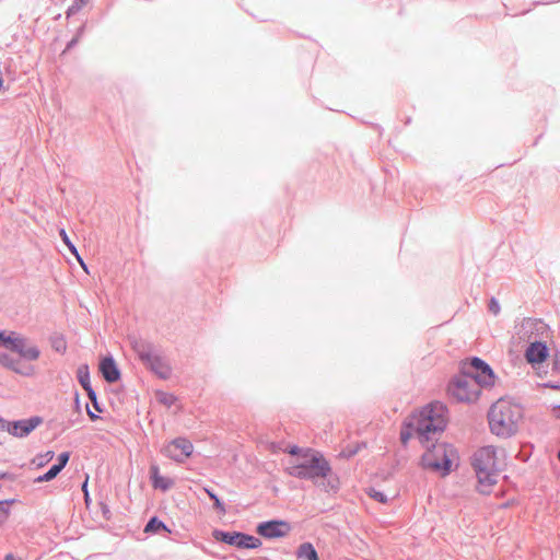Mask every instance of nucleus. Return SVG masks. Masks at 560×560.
I'll return each instance as SVG.
<instances>
[{
    "label": "nucleus",
    "instance_id": "17",
    "mask_svg": "<svg viewBox=\"0 0 560 560\" xmlns=\"http://www.w3.org/2000/svg\"><path fill=\"white\" fill-rule=\"evenodd\" d=\"M96 495L95 517H102L104 521L112 518V511L108 505L106 492H94Z\"/></svg>",
    "mask_w": 560,
    "mask_h": 560
},
{
    "label": "nucleus",
    "instance_id": "19",
    "mask_svg": "<svg viewBox=\"0 0 560 560\" xmlns=\"http://www.w3.org/2000/svg\"><path fill=\"white\" fill-rule=\"evenodd\" d=\"M295 555L298 559L302 560H319L318 553L313 544L311 542L301 544L298 547Z\"/></svg>",
    "mask_w": 560,
    "mask_h": 560
},
{
    "label": "nucleus",
    "instance_id": "27",
    "mask_svg": "<svg viewBox=\"0 0 560 560\" xmlns=\"http://www.w3.org/2000/svg\"><path fill=\"white\" fill-rule=\"evenodd\" d=\"M371 499L380 502V503H387L388 501L394 500L398 492H392L393 495H388L387 492H366Z\"/></svg>",
    "mask_w": 560,
    "mask_h": 560
},
{
    "label": "nucleus",
    "instance_id": "21",
    "mask_svg": "<svg viewBox=\"0 0 560 560\" xmlns=\"http://www.w3.org/2000/svg\"><path fill=\"white\" fill-rule=\"evenodd\" d=\"M49 343L54 351L65 354L67 351V340L61 332H54L49 336Z\"/></svg>",
    "mask_w": 560,
    "mask_h": 560
},
{
    "label": "nucleus",
    "instance_id": "38",
    "mask_svg": "<svg viewBox=\"0 0 560 560\" xmlns=\"http://www.w3.org/2000/svg\"><path fill=\"white\" fill-rule=\"evenodd\" d=\"M552 371L560 373V349L556 350L552 357Z\"/></svg>",
    "mask_w": 560,
    "mask_h": 560
},
{
    "label": "nucleus",
    "instance_id": "11",
    "mask_svg": "<svg viewBox=\"0 0 560 560\" xmlns=\"http://www.w3.org/2000/svg\"><path fill=\"white\" fill-rule=\"evenodd\" d=\"M212 536L217 541L236 547L238 549H258L262 542L259 538L243 532H226L214 529Z\"/></svg>",
    "mask_w": 560,
    "mask_h": 560
},
{
    "label": "nucleus",
    "instance_id": "24",
    "mask_svg": "<svg viewBox=\"0 0 560 560\" xmlns=\"http://www.w3.org/2000/svg\"><path fill=\"white\" fill-rule=\"evenodd\" d=\"M20 360L13 358L10 353L5 351H0V365H2L4 369L12 371L14 373Z\"/></svg>",
    "mask_w": 560,
    "mask_h": 560
},
{
    "label": "nucleus",
    "instance_id": "15",
    "mask_svg": "<svg viewBox=\"0 0 560 560\" xmlns=\"http://www.w3.org/2000/svg\"><path fill=\"white\" fill-rule=\"evenodd\" d=\"M98 371L108 384L116 383L121 378V371L110 353L101 358Z\"/></svg>",
    "mask_w": 560,
    "mask_h": 560
},
{
    "label": "nucleus",
    "instance_id": "39",
    "mask_svg": "<svg viewBox=\"0 0 560 560\" xmlns=\"http://www.w3.org/2000/svg\"><path fill=\"white\" fill-rule=\"evenodd\" d=\"M359 448H360L359 444L355 447H352V448L347 447V448L342 450L340 455L343 456V457L350 458V457L354 456L359 452Z\"/></svg>",
    "mask_w": 560,
    "mask_h": 560
},
{
    "label": "nucleus",
    "instance_id": "41",
    "mask_svg": "<svg viewBox=\"0 0 560 560\" xmlns=\"http://www.w3.org/2000/svg\"><path fill=\"white\" fill-rule=\"evenodd\" d=\"M78 42H79L78 37H73L71 40H69L66 45L63 52H67V51L71 50L72 48H74L77 46Z\"/></svg>",
    "mask_w": 560,
    "mask_h": 560
},
{
    "label": "nucleus",
    "instance_id": "2",
    "mask_svg": "<svg viewBox=\"0 0 560 560\" xmlns=\"http://www.w3.org/2000/svg\"><path fill=\"white\" fill-rule=\"evenodd\" d=\"M284 470L289 476L310 480L314 485L329 488V490H339L340 487V478L332 469L330 462L323 452L315 448L304 459L294 465H287Z\"/></svg>",
    "mask_w": 560,
    "mask_h": 560
},
{
    "label": "nucleus",
    "instance_id": "49",
    "mask_svg": "<svg viewBox=\"0 0 560 560\" xmlns=\"http://www.w3.org/2000/svg\"><path fill=\"white\" fill-rule=\"evenodd\" d=\"M201 490L207 491L210 490L208 487H202Z\"/></svg>",
    "mask_w": 560,
    "mask_h": 560
},
{
    "label": "nucleus",
    "instance_id": "30",
    "mask_svg": "<svg viewBox=\"0 0 560 560\" xmlns=\"http://www.w3.org/2000/svg\"><path fill=\"white\" fill-rule=\"evenodd\" d=\"M59 474L60 472L57 470V468H54L52 466H50L45 474L37 476L34 479V482L50 481V480L55 479Z\"/></svg>",
    "mask_w": 560,
    "mask_h": 560
},
{
    "label": "nucleus",
    "instance_id": "51",
    "mask_svg": "<svg viewBox=\"0 0 560 560\" xmlns=\"http://www.w3.org/2000/svg\"><path fill=\"white\" fill-rule=\"evenodd\" d=\"M557 457H558V459L560 462V450L558 451Z\"/></svg>",
    "mask_w": 560,
    "mask_h": 560
},
{
    "label": "nucleus",
    "instance_id": "28",
    "mask_svg": "<svg viewBox=\"0 0 560 560\" xmlns=\"http://www.w3.org/2000/svg\"><path fill=\"white\" fill-rule=\"evenodd\" d=\"M70 456H71V453L66 451V452H62L58 455L57 457V460L55 464H52L51 466L54 468H57V470L59 472H61V470L67 466L69 459H70Z\"/></svg>",
    "mask_w": 560,
    "mask_h": 560
},
{
    "label": "nucleus",
    "instance_id": "47",
    "mask_svg": "<svg viewBox=\"0 0 560 560\" xmlns=\"http://www.w3.org/2000/svg\"><path fill=\"white\" fill-rule=\"evenodd\" d=\"M4 560H18V559H15L13 555L9 553L5 556Z\"/></svg>",
    "mask_w": 560,
    "mask_h": 560
},
{
    "label": "nucleus",
    "instance_id": "36",
    "mask_svg": "<svg viewBox=\"0 0 560 560\" xmlns=\"http://www.w3.org/2000/svg\"><path fill=\"white\" fill-rule=\"evenodd\" d=\"M488 310L490 313H492L493 315H498L500 313V303L499 301L495 299V298H491L489 300V303H488Z\"/></svg>",
    "mask_w": 560,
    "mask_h": 560
},
{
    "label": "nucleus",
    "instance_id": "37",
    "mask_svg": "<svg viewBox=\"0 0 560 560\" xmlns=\"http://www.w3.org/2000/svg\"><path fill=\"white\" fill-rule=\"evenodd\" d=\"M73 409L79 417L82 416L80 393L75 389L73 395Z\"/></svg>",
    "mask_w": 560,
    "mask_h": 560
},
{
    "label": "nucleus",
    "instance_id": "45",
    "mask_svg": "<svg viewBox=\"0 0 560 560\" xmlns=\"http://www.w3.org/2000/svg\"><path fill=\"white\" fill-rule=\"evenodd\" d=\"M552 412H553V416L557 418V419H560V405H555L552 407Z\"/></svg>",
    "mask_w": 560,
    "mask_h": 560
},
{
    "label": "nucleus",
    "instance_id": "14",
    "mask_svg": "<svg viewBox=\"0 0 560 560\" xmlns=\"http://www.w3.org/2000/svg\"><path fill=\"white\" fill-rule=\"evenodd\" d=\"M291 528V524L287 521L269 520L260 522L256 527V533L267 539H277L285 537Z\"/></svg>",
    "mask_w": 560,
    "mask_h": 560
},
{
    "label": "nucleus",
    "instance_id": "52",
    "mask_svg": "<svg viewBox=\"0 0 560 560\" xmlns=\"http://www.w3.org/2000/svg\"><path fill=\"white\" fill-rule=\"evenodd\" d=\"M324 511H325V509H318V510H317V512H318V513H319V512H324Z\"/></svg>",
    "mask_w": 560,
    "mask_h": 560
},
{
    "label": "nucleus",
    "instance_id": "32",
    "mask_svg": "<svg viewBox=\"0 0 560 560\" xmlns=\"http://www.w3.org/2000/svg\"><path fill=\"white\" fill-rule=\"evenodd\" d=\"M90 401L92 402L94 409L97 411V412H103L104 411V408L103 406L101 405V402L98 401V398H97V394L95 392L94 388H91V389H88L85 390Z\"/></svg>",
    "mask_w": 560,
    "mask_h": 560
},
{
    "label": "nucleus",
    "instance_id": "12",
    "mask_svg": "<svg viewBox=\"0 0 560 560\" xmlns=\"http://www.w3.org/2000/svg\"><path fill=\"white\" fill-rule=\"evenodd\" d=\"M44 419L40 416H32L27 419H19L8 421L0 417V429L7 430V432L14 438L23 439L28 436L37 427L43 423Z\"/></svg>",
    "mask_w": 560,
    "mask_h": 560
},
{
    "label": "nucleus",
    "instance_id": "50",
    "mask_svg": "<svg viewBox=\"0 0 560 560\" xmlns=\"http://www.w3.org/2000/svg\"><path fill=\"white\" fill-rule=\"evenodd\" d=\"M365 490L373 491V490H375V489H374L373 487H369V488H366Z\"/></svg>",
    "mask_w": 560,
    "mask_h": 560
},
{
    "label": "nucleus",
    "instance_id": "9",
    "mask_svg": "<svg viewBox=\"0 0 560 560\" xmlns=\"http://www.w3.org/2000/svg\"><path fill=\"white\" fill-rule=\"evenodd\" d=\"M458 370L481 387L493 386L497 378L493 369L479 357H470L460 361Z\"/></svg>",
    "mask_w": 560,
    "mask_h": 560
},
{
    "label": "nucleus",
    "instance_id": "33",
    "mask_svg": "<svg viewBox=\"0 0 560 560\" xmlns=\"http://www.w3.org/2000/svg\"><path fill=\"white\" fill-rule=\"evenodd\" d=\"M54 456H55L54 451H47L44 454H38L36 456V458L34 459V463H36V465L38 467H40V466H44L47 463H49L54 458Z\"/></svg>",
    "mask_w": 560,
    "mask_h": 560
},
{
    "label": "nucleus",
    "instance_id": "35",
    "mask_svg": "<svg viewBox=\"0 0 560 560\" xmlns=\"http://www.w3.org/2000/svg\"><path fill=\"white\" fill-rule=\"evenodd\" d=\"M34 372H35L34 366L30 365V366L21 368L20 363L18 364V366L14 371L15 374H19V375H22L25 377L33 376Z\"/></svg>",
    "mask_w": 560,
    "mask_h": 560
},
{
    "label": "nucleus",
    "instance_id": "34",
    "mask_svg": "<svg viewBox=\"0 0 560 560\" xmlns=\"http://www.w3.org/2000/svg\"><path fill=\"white\" fill-rule=\"evenodd\" d=\"M177 400V397L172 393H160L159 395V401L163 404L166 407L173 406Z\"/></svg>",
    "mask_w": 560,
    "mask_h": 560
},
{
    "label": "nucleus",
    "instance_id": "4",
    "mask_svg": "<svg viewBox=\"0 0 560 560\" xmlns=\"http://www.w3.org/2000/svg\"><path fill=\"white\" fill-rule=\"evenodd\" d=\"M421 456V466L442 477L450 475L459 465V455L453 444L438 442V438L428 445Z\"/></svg>",
    "mask_w": 560,
    "mask_h": 560
},
{
    "label": "nucleus",
    "instance_id": "31",
    "mask_svg": "<svg viewBox=\"0 0 560 560\" xmlns=\"http://www.w3.org/2000/svg\"><path fill=\"white\" fill-rule=\"evenodd\" d=\"M85 506L90 511L91 514L95 516L96 512V495L94 494V498L91 495V492H82Z\"/></svg>",
    "mask_w": 560,
    "mask_h": 560
},
{
    "label": "nucleus",
    "instance_id": "3",
    "mask_svg": "<svg viewBox=\"0 0 560 560\" xmlns=\"http://www.w3.org/2000/svg\"><path fill=\"white\" fill-rule=\"evenodd\" d=\"M523 418L521 405L500 398L488 411V422L492 434L509 439L518 431V422Z\"/></svg>",
    "mask_w": 560,
    "mask_h": 560
},
{
    "label": "nucleus",
    "instance_id": "10",
    "mask_svg": "<svg viewBox=\"0 0 560 560\" xmlns=\"http://www.w3.org/2000/svg\"><path fill=\"white\" fill-rule=\"evenodd\" d=\"M481 388L479 384L472 383V380L458 370L447 385V394L458 402L472 404L479 399Z\"/></svg>",
    "mask_w": 560,
    "mask_h": 560
},
{
    "label": "nucleus",
    "instance_id": "29",
    "mask_svg": "<svg viewBox=\"0 0 560 560\" xmlns=\"http://www.w3.org/2000/svg\"><path fill=\"white\" fill-rule=\"evenodd\" d=\"M88 2V0H73L72 3L68 7L66 11L67 19L75 15L81 11L82 7Z\"/></svg>",
    "mask_w": 560,
    "mask_h": 560
},
{
    "label": "nucleus",
    "instance_id": "7",
    "mask_svg": "<svg viewBox=\"0 0 560 560\" xmlns=\"http://www.w3.org/2000/svg\"><path fill=\"white\" fill-rule=\"evenodd\" d=\"M495 448L493 446H485L476 452L471 458L478 485L491 487L498 481L500 471L494 468Z\"/></svg>",
    "mask_w": 560,
    "mask_h": 560
},
{
    "label": "nucleus",
    "instance_id": "44",
    "mask_svg": "<svg viewBox=\"0 0 560 560\" xmlns=\"http://www.w3.org/2000/svg\"><path fill=\"white\" fill-rule=\"evenodd\" d=\"M85 408H86V413H88L89 418H90L92 421H96L97 419H100V417H98L96 413H94V412H92V411H91V409H90V407H89V405H88V404H86Z\"/></svg>",
    "mask_w": 560,
    "mask_h": 560
},
{
    "label": "nucleus",
    "instance_id": "13",
    "mask_svg": "<svg viewBox=\"0 0 560 560\" xmlns=\"http://www.w3.org/2000/svg\"><path fill=\"white\" fill-rule=\"evenodd\" d=\"M192 443L185 436H178L162 448V454L175 462H184L192 454Z\"/></svg>",
    "mask_w": 560,
    "mask_h": 560
},
{
    "label": "nucleus",
    "instance_id": "26",
    "mask_svg": "<svg viewBox=\"0 0 560 560\" xmlns=\"http://www.w3.org/2000/svg\"><path fill=\"white\" fill-rule=\"evenodd\" d=\"M209 498L213 501V506L218 511L219 515L223 516L226 514V508L224 502L218 497L217 492H206Z\"/></svg>",
    "mask_w": 560,
    "mask_h": 560
},
{
    "label": "nucleus",
    "instance_id": "6",
    "mask_svg": "<svg viewBox=\"0 0 560 560\" xmlns=\"http://www.w3.org/2000/svg\"><path fill=\"white\" fill-rule=\"evenodd\" d=\"M131 345L138 359L152 374L162 381L172 376V366L160 347L148 340H133Z\"/></svg>",
    "mask_w": 560,
    "mask_h": 560
},
{
    "label": "nucleus",
    "instance_id": "43",
    "mask_svg": "<svg viewBox=\"0 0 560 560\" xmlns=\"http://www.w3.org/2000/svg\"><path fill=\"white\" fill-rule=\"evenodd\" d=\"M14 478H15L14 474L0 470V479L14 480Z\"/></svg>",
    "mask_w": 560,
    "mask_h": 560
},
{
    "label": "nucleus",
    "instance_id": "1",
    "mask_svg": "<svg viewBox=\"0 0 560 560\" xmlns=\"http://www.w3.org/2000/svg\"><path fill=\"white\" fill-rule=\"evenodd\" d=\"M448 409L442 401H432L408 416L400 425L399 439L407 446L416 435L421 445H428L441 435L447 427Z\"/></svg>",
    "mask_w": 560,
    "mask_h": 560
},
{
    "label": "nucleus",
    "instance_id": "46",
    "mask_svg": "<svg viewBox=\"0 0 560 560\" xmlns=\"http://www.w3.org/2000/svg\"><path fill=\"white\" fill-rule=\"evenodd\" d=\"M88 486H89V477H86V478L81 482L80 490H88Z\"/></svg>",
    "mask_w": 560,
    "mask_h": 560
},
{
    "label": "nucleus",
    "instance_id": "16",
    "mask_svg": "<svg viewBox=\"0 0 560 560\" xmlns=\"http://www.w3.org/2000/svg\"><path fill=\"white\" fill-rule=\"evenodd\" d=\"M150 479L154 490H167L173 483L171 478L160 474V469L156 465L150 467Z\"/></svg>",
    "mask_w": 560,
    "mask_h": 560
},
{
    "label": "nucleus",
    "instance_id": "8",
    "mask_svg": "<svg viewBox=\"0 0 560 560\" xmlns=\"http://www.w3.org/2000/svg\"><path fill=\"white\" fill-rule=\"evenodd\" d=\"M0 347L28 362L38 360L42 353L36 345H30L27 338L15 330L0 329Z\"/></svg>",
    "mask_w": 560,
    "mask_h": 560
},
{
    "label": "nucleus",
    "instance_id": "5",
    "mask_svg": "<svg viewBox=\"0 0 560 560\" xmlns=\"http://www.w3.org/2000/svg\"><path fill=\"white\" fill-rule=\"evenodd\" d=\"M547 330L548 326L542 319L527 317L522 322L518 335L520 339L528 342L524 357L526 362L532 366L544 363L550 355L547 342L537 339V337L542 336Z\"/></svg>",
    "mask_w": 560,
    "mask_h": 560
},
{
    "label": "nucleus",
    "instance_id": "40",
    "mask_svg": "<svg viewBox=\"0 0 560 560\" xmlns=\"http://www.w3.org/2000/svg\"><path fill=\"white\" fill-rule=\"evenodd\" d=\"M541 386L545 387V388L560 390V382H556V381L545 382V383L541 384Z\"/></svg>",
    "mask_w": 560,
    "mask_h": 560
},
{
    "label": "nucleus",
    "instance_id": "23",
    "mask_svg": "<svg viewBox=\"0 0 560 560\" xmlns=\"http://www.w3.org/2000/svg\"><path fill=\"white\" fill-rule=\"evenodd\" d=\"M144 532L149 534H159L161 532L171 533L166 524L158 516H152L144 526Z\"/></svg>",
    "mask_w": 560,
    "mask_h": 560
},
{
    "label": "nucleus",
    "instance_id": "48",
    "mask_svg": "<svg viewBox=\"0 0 560 560\" xmlns=\"http://www.w3.org/2000/svg\"><path fill=\"white\" fill-rule=\"evenodd\" d=\"M78 418H80V417L78 416ZM78 420L79 419H77V418H73V420H69V425L68 427H72Z\"/></svg>",
    "mask_w": 560,
    "mask_h": 560
},
{
    "label": "nucleus",
    "instance_id": "20",
    "mask_svg": "<svg viewBox=\"0 0 560 560\" xmlns=\"http://www.w3.org/2000/svg\"><path fill=\"white\" fill-rule=\"evenodd\" d=\"M77 380L84 390L93 388L91 384L90 366L88 363H82L78 366Z\"/></svg>",
    "mask_w": 560,
    "mask_h": 560
},
{
    "label": "nucleus",
    "instance_id": "42",
    "mask_svg": "<svg viewBox=\"0 0 560 560\" xmlns=\"http://www.w3.org/2000/svg\"><path fill=\"white\" fill-rule=\"evenodd\" d=\"M85 27H86V23H82V24L78 27V30H77V32H75V35H74V37H78V39L80 40V38L84 35Z\"/></svg>",
    "mask_w": 560,
    "mask_h": 560
},
{
    "label": "nucleus",
    "instance_id": "22",
    "mask_svg": "<svg viewBox=\"0 0 560 560\" xmlns=\"http://www.w3.org/2000/svg\"><path fill=\"white\" fill-rule=\"evenodd\" d=\"M59 235L63 242V244L68 247V249L70 250V253L72 255H74L78 259V261L80 262L81 267L88 271V266L83 261V259L80 257L79 255V252H78V248L77 246L73 244V242L70 240L68 233L66 232L65 229H60L59 230Z\"/></svg>",
    "mask_w": 560,
    "mask_h": 560
},
{
    "label": "nucleus",
    "instance_id": "25",
    "mask_svg": "<svg viewBox=\"0 0 560 560\" xmlns=\"http://www.w3.org/2000/svg\"><path fill=\"white\" fill-rule=\"evenodd\" d=\"M15 502V499L0 501V526H2L7 522L10 515V506Z\"/></svg>",
    "mask_w": 560,
    "mask_h": 560
},
{
    "label": "nucleus",
    "instance_id": "18",
    "mask_svg": "<svg viewBox=\"0 0 560 560\" xmlns=\"http://www.w3.org/2000/svg\"><path fill=\"white\" fill-rule=\"evenodd\" d=\"M314 448L312 447H301L296 444L290 445L288 447V454L291 456V458L288 460L287 465H294L299 460L304 459L306 455H308Z\"/></svg>",
    "mask_w": 560,
    "mask_h": 560
}]
</instances>
